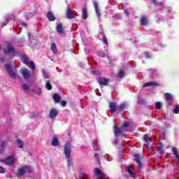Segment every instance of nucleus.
Instances as JSON below:
<instances>
[{"label": "nucleus", "instance_id": "nucleus-1", "mask_svg": "<svg viewBox=\"0 0 179 179\" xmlns=\"http://www.w3.org/2000/svg\"><path fill=\"white\" fill-rule=\"evenodd\" d=\"M72 152V146L71 145V141H67L64 144V153L65 155L66 159H67V167L69 169V171L71 170H73V162L72 159H71V153Z\"/></svg>", "mask_w": 179, "mask_h": 179}, {"label": "nucleus", "instance_id": "nucleus-2", "mask_svg": "<svg viewBox=\"0 0 179 179\" xmlns=\"http://www.w3.org/2000/svg\"><path fill=\"white\" fill-rule=\"evenodd\" d=\"M133 156L136 158L134 162L137 163V170L138 173H142V171L145 169V166H143V163H142L143 157H141V155L139 154H134Z\"/></svg>", "mask_w": 179, "mask_h": 179}, {"label": "nucleus", "instance_id": "nucleus-3", "mask_svg": "<svg viewBox=\"0 0 179 179\" xmlns=\"http://www.w3.org/2000/svg\"><path fill=\"white\" fill-rule=\"evenodd\" d=\"M21 62H24L27 66H29V68H31L33 71L36 69V65L34 64V62H29V59L26 56H22L21 57Z\"/></svg>", "mask_w": 179, "mask_h": 179}, {"label": "nucleus", "instance_id": "nucleus-4", "mask_svg": "<svg viewBox=\"0 0 179 179\" xmlns=\"http://www.w3.org/2000/svg\"><path fill=\"white\" fill-rule=\"evenodd\" d=\"M122 132H124L122 127H120L117 124L114 125L113 133H114L115 136H116V138H120V134H122Z\"/></svg>", "mask_w": 179, "mask_h": 179}, {"label": "nucleus", "instance_id": "nucleus-5", "mask_svg": "<svg viewBox=\"0 0 179 179\" xmlns=\"http://www.w3.org/2000/svg\"><path fill=\"white\" fill-rule=\"evenodd\" d=\"M97 82H98L99 85H100L101 86H108L109 80H108V78H107L106 77H99L97 79Z\"/></svg>", "mask_w": 179, "mask_h": 179}, {"label": "nucleus", "instance_id": "nucleus-6", "mask_svg": "<svg viewBox=\"0 0 179 179\" xmlns=\"http://www.w3.org/2000/svg\"><path fill=\"white\" fill-rule=\"evenodd\" d=\"M5 66L10 76H11V78H13V79H16L17 75L16 73H15V72H13V70H12V67L10 66V65H9V64H6Z\"/></svg>", "mask_w": 179, "mask_h": 179}, {"label": "nucleus", "instance_id": "nucleus-7", "mask_svg": "<svg viewBox=\"0 0 179 179\" xmlns=\"http://www.w3.org/2000/svg\"><path fill=\"white\" fill-rule=\"evenodd\" d=\"M108 107L110 113H115L118 111V106H117V103L115 102H110Z\"/></svg>", "mask_w": 179, "mask_h": 179}, {"label": "nucleus", "instance_id": "nucleus-8", "mask_svg": "<svg viewBox=\"0 0 179 179\" xmlns=\"http://www.w3.org/2000/svg\"><path fill=\"white\" fill-rule=\"evenodd\" d=\"M94 173L97 176V179H106V175L101 172L100 169L96 168L94 169Z\"/></svg>", "mask_w": 179, "mask_h": 179}, {"label": "nucleus", "instance_id": "nucleus-9", "mask_svg": "<svg viewBox=\"0 0 179 179\" xmlns=\"http://www.w3.org/2000/svg\"><path fill=\"white\" fill-rule=\"evenodd\" d=\"M21 73H22V78H24V79H25L26 80H27V79L30 78L31 73L27 69H22L21 70Z\"/></svg>", "mask_w": 179, "mask_h": 179}, {"label": "nucleus", "instance_id": "nucleus-10", "mask_svg": "<svg viewBox=\"0 0 179 179\" xmlns=\"http://www.w3.org/2000/svg\"><path fill=\"white\" fill-rule=\"evenodd\" d=\"M3 163L9 166H13V163H15V159L13 156L8 157L3 160Z\"/></svg>", "mask_w": 179, "mask_h": 179}, {"label": "nucleus", "instance_id": "nucleus-11", "mask_svg": "<svg viewBox=\"0 0 179 179\" xmlns=\"http://www.w3.org/2000/svg\"><path fill=\"white\" fill-rule=\"evenodd\" d=\"M56 30L59 34H64L65 33V30L64 29V27L61 22L57 24Z\"/></svg>", "mask_w": 179, "mask_h": 179}, {"label": "nucleus", "instance_id": "nucleus-12", "mask_svg": "<svg viewBox=\"0 0 179 179\" xmlns=\"http://www.w3.org/2000/svg\"><path fill=\"white\" fill-rule=\"evenodd\" d=\"M27 170H29L28 166H24L22 168H20L18 169V173L17 174V177H22V176H24V173H26Z\"/></svg>", "mask_w": 179, "mask_h": 179}, {"label": "nucleus", "instance_id": "nucleus-13", "mask_svg": "<svg viewBox=\"0 0 179 179\" xmlns=\"http://www.w3.org/2000/svg\"><path fill=\"white\" fill-rule=\"evenodd\" d=\"M93 6L95 9V13H96L97 17L98 18L100 17V16H101V13H100V10H99V3H97V1H94Z\"/></svg>", "mask_w": 179, "mask_h": 179}, {"label": "nucleus", "instance_id": "nucleus-14", "mask_svg": "<svg viewBox=\"0 0 179 179\" xmlns=\"http://www.w3.org/2000/svg\"><path fill=\"white\" fill-rule=\"evenodd\" d=\"M57 115H58V111L57 110V109L52 108L49 113V117L51 118V120H54V118L57 117Z\"/></svg>", "mask_w": 179, "mask_h": 179}, {"label": "nucleus", "instance_id": "nucleus-15", "mask_svg": "<svg viewBox=\"0 0 179 179\" xmlns=\"http://www.w3.org/2000/svg\"><path fill=\"white\" fill-rule=\"evenodd\" d=\"M128 107V103L127 102H123L120 104V106H117L118 111H124V110H127V108Z\"/></svg>", "mask_w": 179, "mask_h": 179}, {"label": "nucleus", "instance_id": "nucleus-16", "mask_svg": "<svg viewBox=\"0 0 179 179\" xmlns=\"http://www.w3.org/2000/svg\"><path fill=\"white\" fill-rule=\"evenodd\" d=\"M150 86H160V83L155 81L146 83L144 84L143 87H150Z\"/></svg>", "mask_w": 179, "mask_h": 179}, {"label": "nucleus", "instance_id": "nucleus-17", "mask_svg": "<svg viewBox=\"0 0 179 179\" xmlns=\"http://www.w3.org/2000/svg\"><path fill=\"white\" fill-rule=\"evenodd\" d=\"M141 26H148L149 24V19L146 16H142L141 18Z\"/></svg>", "mask_w": 179, "mask_h": 179}, {"label": "nucleus", "instance_id": "nucleus-18", "mask_svg": "<svg viewBox=\"0 0 179 179\" xmlns=\"http://www.w3.org/2000/svg\"><path fill=\"white\" fill-rule=\"evenodd\" d=\"M5 148H6V141H2L0 143V155L5 153Z\"/></svg>", "mask_w": 179, "mask_h": 179}, {"label": "nucleus", "instance_id": "nucleus-19", "mask_svg": "<svg viewBox=\"0 0 179 179\" xmlns=\"http://www.w3.org/2000/svg\"><path fill=\"white\" fill-rule=\"evenodd\" d=\"M66 13L69 19H73V17H75V14L72 13V9L71 8H68Z\"/></svg>", "mask_w": 179, "mask_h": 179}, {"label": "nucleus", "instance_id": "nucleus-20", "mask_svg": "<svg viewBox=\"0 0 179 179\" xmlns=\"http://www.w3.org/2000/svg\"><path fill=\"white\" fill-rule=\"evenodd\" d=\"M127 171L129 173L131 177H135V173H134V166H128L126 168Z\"/></svg>", "mask_w": 179, "mask_h": 179}, {"label": "nucleus", "instance_id": "nucleus-21", "mask_svg": "<svg viewBox=\"0 0 179 179\" xmlns=\"http://www.w3.org/2000/svg\"><path fill=\"white\" fill-rule=\"evenodd\" d=\"M171 152L173 155H174L175 157L178 159V164H179V153L176 147H173L171 149Z\"/></svg>", "mask_w": 179, "mask_h": 179}, {"label": "nucleus", "instance_id": "nucleus-22", "mask_svg": "<svg viewBox=\"0 0 179 179\" xmlns=\"http://www.w3.org/2000/svg\"><path fill=\"white\" fill-rule=\"evenodd\" d=\"M47 17L50 22H54L56 19L55 16H54V14L51 11H49L48 13Z\"/></svg>", "mask_w": 179, "mask_h": 179}, {"label": "nucleus", "instance_id": "nucleus-23", "mask_svg": "<svg viewBox=\"0 0 179 179\" xmlns=\"http://www.w3.org/2000/svg\"><path fill=\"white\" fill-rule=\"evenodd\" d=\"M50 50L53 54H57L58 52V49L57 48V45L54 43L50 45Z\"/></svg>", "mask_w": 179, "mask_h": 179}, {"label": "nucleus", "instance_id": "nucleus-24", "mask_svg": "<svg viewBox=\"0 0 179 179\" xmlns=\"http://www.w3.org/2000/svg\"><path fill=\"white\" fill-rule=\"evenodd\" d=\"M165 100L166 101H170L171 100H173V95H171V94L169 93V92H166L164 94Z\"/></svg>", "mask_w": 179, "mask_h": 179}, {"label": "nucleus", "instance_id": "nucleus-25", "mask_svg": "<svg viewBox=\"0 0 179 179\" xmlns=\"http://www.w3.org/2000/svg\"><path fill=\"white\" fill-rule=\"evenodd\" d=\"M52 99L55 103H59V101H61V96H59L58 94H53Z\"/></svg>", "mask_w": 179, "mask_h": 179}, {"label": "nucleus", "instance_id": "nucleus-26", "mask_svg": "<svg viewBox=\"0 0 179 179\" xmlns=\"http://www.w3.org/2000/svg\"><path fill=\"white\" fill-rule=\"evenodd\" d=\"M82 16L83 19H84L85 20L87 19V9L83 8Z\"/></svg>", "mask_w": 179, "mask_h": 179}, {"label": "nucleus", "instance_id": "nucleus-27", "mask_svg": "<svg viewBox=\"0 0 179 179\" xmlns=\"http://www.w3.org/2000/svg\"><path fill=\"white\" fill-rule=\"evenodd\" d=\"M7 50L8 52H16V50H15V48L10 44H8L7 45Z\"/></svg>", "mask_w": 179, "mask_h": 179}, {"label": "nucleus", "instance_id": "nucleus-28", "mask_svg": "<svg viewBox=\"0 0 179 179\" xmlns=\"http://www.w3.org/2000/svg\"><path fill=\"white\" fill-rule=\"evenodd\" d=\"M143 141L147 145H149L150 143V138L149 137V134H145L143 137Z\"/></svg>", "mask_w": 179, "mask_h": 179}, {"label": "nucleus", "instance_id": "nucleus-29", "mask_svg": "<svg viewBox=\"0 0 179 179\" xmlns=\"http://www.w3.org/2000/svg\"><path fill=\"white\" fill-rule=\"evenodd\" d=\"M52 146H58V137L54 136L52 141Z\"/></svg>", "mask_w": 179, "mask_h": 179}, {"label": "nucleus", "instance_id": "nucleus-30", "mask_svg": "<svg viewBox=\"0 0 179 179\" xmlns=\"http://www.w3.org/2000/svg\"><path fill=\"white\" fill-rule=\"evenodd\" d=\"M22 87L26 93H29V92L30 91V87H29L27 84H23Z\"/></svg>", "mask_w": 179, "mask_h": 179}, {"label": "nucleus", "instance_id": "nucleus-31", "mask_svg": "<svg viewBox=\"0 0 179 179\" xmlns=\"http://www.w3.org/2000/svg\"><path fill=\"white\" fill-rule=\"evenodd\" d=\"M42 92L41 88L40 87H36L34 89V93H35V94H38V96H40Z\"/></svg>", "mask_w": 179, "mask_h": 179}, {"label": "nucleus", "instance_id": "nucleus-32", "mask_svg": "<svg viewBox=\"0 0 179 179\" xmlns=\"http://www.w3.org/2000/svg\"><path fill=\"white\" fill-rule=\"evenodd\" d=\"M16 142L18 148H20V149H22L24 146L23 141H22V140L20 139H17Z\"/></svg>", "mask_w": 179, "mask_h": 179}, {"label": "nucleus", "instance_id": "nucleus-33", "mask_svg": "<svg viewBox=\"0 0 179 179\" xmlns=\"http://www.w3.org/2000/svg\"><path fill=\"white\" fill-rule=\"evenodd\" d=\"M155 106H156L157 110H160V108H162V107H163V105L162 104V102H160V101L157 102Z\"/></svg>", "mask_w": 179, "mask_h": 179}, {"label": "nucleus", "instance_id": "nucleus-34", "mask_svg": "<svg viewBox=\"0 0 179 179\" xmlns=\"http://www.w3.org/2000/svg\"><path fill=\"white\" fill-rule=\"evenodd\" d=\"M102 41L106 44V45H108V40H107V38L106 37V35H103L102 37Z\"/></svg>", "mask_w": 179, "mask_h": 179}, {"label": "nucleus", "instance_id": "nucleus-35", "mask_svg": "<svg viewBox=\"0 0 179 179\" xmlns=\"http://www.w3.org/2000/svg\"><path fill=\"white\" fill-rule=\"evenodd\" d=\"M157 151L158 153H160V155H162V153H163V147L162 145H159L157 148Z\"/></svg>", "mask_w": 179, "mask_h": 179}, {"label": "nucleus", "instance_id": "nucleus-36", "mask_svg": "<svg viewBox=\"0 0 179 179\" xmlns=\"http://www.w3.org/2000/svg\"><path fill=\"white\" fill-rule=\"evenodd\" d=\"M45 87L48 90H52V85L50 84V83H46Z\"/></svg>", "mask_w": 179, "mask_h": 179}, {"label": "nucleus", "instance_id": "nucleus-37", "mask_svg": "<svg viewBox=\"0 0 179 179\" xmlns=\"http://www.w3.org/2000/svg\"><path fill=\"white\" fill-rule=\"evenodd\" d=\"M174 114H178L179 113V105H176V108L173 109Z\"/></svg>", "mask_w": 179, "mask_h": 179}, {"label": "nucleus", "instance_id": "nucleus-38", "mask_svg": "<svg viewBox=\"0 0 179 179\" xmlns=\"http://www.w3.org/2000/svg\"><path fill=\"white\" fill-rule=\"evenodd\" d=\"M36 117H38V112H34L31 114V118H36Z\"/></svg>", "mask_w": 179, "mask_h": 179}, {"label": "nucleus", "instance_id": "nucleus-39", "mask_svg": "<svg viewBox=\"0 0 179 179\" xmlns=\"http://www.w3.org/2000/svg\"><path fill=\"white\" fill-rule=\"evenodd\" d=\"M118 75L120 78H124V76L125 75V72L122 70H120L118 73Z\"/></svg>", "mask_w": 179, "mask_h": 179}, {"label": "nucleus", "instance_id": "nucleus-40", "mask_svg": "<svg viewBox=\"0 0 179 179\" xmlns=\"http://www.w3.org/2000/svg\"><path fill=\"white\" fill-rule=\"evenodd\" d=\"M129 126V123L128 122H125L123 124H122V127L123 128H127V127Z\"/></svg>", "mask_w": 179, "mask_h": 179}, {"label": "nucleus", "instance_id": "nucleus-41", "mask_svg": "<svg viewBox=\"0 0 179 179\" xmlns=\"http://www.w3.org/2000/svg\"><path fill=\"white\" fill-rule=\"evenodd\" d=\"M94 157H95V159H96V160H97L98 162H100V158L99 157V153L96 152V153L94 154Z\"/></svg>", "mask_w": 179, "mask_h": 179}, {"label": "nucleus", "instance_id": "nucleus-42", "mask_svg": "<svg viewBox=\"0 0 179 179\" xmlns=\"http://www.w3.org/2000/svg\"><path fill=\"white\" fill-rule=\"evenodd\" d=\"M5 173V168L0 166V173L3 174Z\"/></svg>", "mask_w": 179, "mask_h": 179}, {"label": "nucleus", "instance_id": "nucleus-43", "mask_svg": "<svg viewBox=\"0 0 179 179\" xmlns=\"http://www.w3.org/2000/svg\"><path fill=\"white\" fill-rule=\"evenodd\" d=\"M60 104H61V106H62V107H65V106H66V101H62L60 102Z\"/></svg>", "mask_w": 179, "mask_h": 179}, {"label": "nucleus", "instance_id": "nucleus-44", "mask_svg": "<svg viewBox=\"0 0 179 179\" xmlns=\"http://www.w3.org/2000/svg\"><path fill=\"white\" fill-rule=\"evenodd\" d=\"M124 14H125L126 16L129 15V10L128 9H126L124 10Z\"/></svg>", "mask_w": 179, "mask_h": 179}, {"label": "nucleus", "instance_id": "nucleus-45", "mask_svg": "<svg viewBox=\"0 0 179 179\" xmlns=\"http://www.w3.org/2000/svg\"><path fill=\"white\" fill-rule=\"evenodd\" d=\"M152 2L155 5H157V0H152Z\"/></svg>", "mask_w": 179, "mask_h": 179}, {"label": "nucleus", "instance_id": "nucleus-46", "mask_svg": "<svg viewBox=\"0 0 179 179\" xmlns=\"http://www.w3.org/2000/svg\"><path fill=\"white\" fill-rule=\"evenodd\" d=\"M145 163H146L147 167H148V166H149V161H146Z\"/></svg>", "mask_w": 179, "mask_h": 179}, {"label": "nucleus", "instance_id": "nucleus-47", "mask_svg": "<svg viewBox=\"0 0 179 179\" xmlns=\"http://www.w3.org/2000/svg\"><path fill=\"white\" fill-rule=\"evenodd\" d=\"M45 78H46V79H48V78H50V77L48 76V75H46V76H45Z\"/></svg>", "mask_w": 179, "mask_h": 179}, {"label": "nucleus", "instance_id": "nucleus-48", "mask_svg": "<svg viewBox=\"0 0 179 179\" xmlns=\"http://www.w3.org/2000/svg\"><path fill=\"white\" fill-rule=\"evenodd\" d=\"M82 178H83V179H86V177L83 176Z\"/></svg>", "mask_w": 179, "mask_h": 179}, {"label": "nucleus", "instance_id": "nucleus-49", "mask_svg": "<svg viewBox=\"0 0 179 179\" xmlns=\"http://www.w3.org/2000/svg\"><path fill=\"white\" fill-rule=\"evenodd\" d=\"M147 172H148V171H143V173L145 174V173H147Z\"/></svg>", "mask_w": 179, "mask_h": 179}, {"label": "nucleus", "instance_id": "nucleus-50", "mask_svg": "<svg viewBox=\"0 0 179 179\" xmlns=\"http://www.w3.org/2000/svg\"><path fill=\"white\" fill-rule=\"evenodd\" d=\"M4 54H6V50H4Z\"/></svg>", "mask_w": 179, "mask_h": 179}, {"label": "nucleus", "instance_id": "nucleus-51", "mask_svg": "<svg viewBox=\"0 0 179 179\" xmlns=\"http://www.w3.org/2000/svg\"><path fill=\"white\" fill-rule=\"evenodd\" d=\"M3 59L1 58L0 60L2 62Z\"/></svg>", "mask_w": 179, "mask_h": 179}, {"label": "nucleus", "instance_id": "nucleus-52", "mask_svg": "<svg viewBox=\"0 0 179 179\" xmlns=\"http://www.w3.org/2000/svg\"><path fill=\"white\" fill-rule=\"evenodd\" d=\"M148 57V58H150V57H149V56H147Z\"/></svg>", "mask_w": 179, "mask_h": 179}, {"label": "nucleus", "instance_id": "nucleus-53", "mask_svg": "<svg viewBox=\"0 0 179 179\" xmlns=\"http://www.w3.org/2000/svg\"><path fill=\"white\" fill-rule=\"evenodd\" d=\"M122 136L125 137V134H123Z\"/></svg>", "mask_w": 179, "mask_h": 179}, {"label": "nucleus", "instance_id": "nucleus-54", "mask_svg": "<svg viewBox=\"0 0 179 179\" xmlns=\"http://www.w3.org/2000/svg\"><path fill=\"white\" fill-rule=\"evenodd\" d=\"M3 26H6V24H3Z\"/></svg>", "mask_w": 179, "mask_h": 179}, {"label": "nucleus", "instance_id": "nucleus-55", "mask_svg": "<svg viewBox=\"0 0 179 179\" xmlns=\"http://www.w3.org/2000/svg\"><path fill=\"white\" fill-rule=\"evenodd\" d=\"M1 45H0V50H1Z\"/></svg>", "mask_w": 179, "mask_h": 179}]
</instances>
